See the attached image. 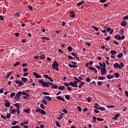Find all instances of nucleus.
Instances as JSON below:
<instances>
[{
	"label": "nucleus",
	"instance_id": "29",
	"mask_svg": "<svg viewBox=\"0 0 128 128\" xmlns=\"http://www.w3.org/2000/svg\"><path fill=\"white\" fill-rule=\"evenodd\" d=\"M16 112V110L14 109H13L10 110V114H14V112Z\"/></svg>",
	"mask_w": 128,
	"mask_h": 128
},
{
	"label": "nucleus",
	"instance_id": "15",
	"mask_svg": "<svg viewBox=\"0 0 128 128\" xmlns=\"http://www.w3.org/2000/svg\"><path fill=\"white\" fill-rule=\"evenodd\" d=\"M120 116V113L116 114L115 115L114 117L112 118V120H117L118 118V116Z\"/></svg>",
	"mask_w": 128,
	"mask_h": 128
},
{
	"label": "nucleus",
	"instance_id": "12",
	"mask_svg": "<svg viewBox=\"0 0 128 128\" xmlns=\"http://www.w3.org/2000/svg\"><path fill=\"white\" fill-rule=\"evenodd\" d=\"M122 26H126L128 24L126 21H122L120 24Z\"/></svg>",
	"mask_w": 128,
	"mask_h": 128
},
{
	"label": "nucleus",
	"instance_id": "33",
	"mask_svg": "<svg viewBox=\"0 0 128 128\" xmlns=\"http://www.w3.org/2000/svg\"><path fill=\"white\" fill-rule=\"evenodd\" d=\"M58 90H64V86H60L58 88Z\"/></svg>",
	"mask_w": 128,
	"mask_h": 128
},
{
	"label": "nucleus",
	"instance_id": "25",
	"mask_svg": "<svg viewBox=\"0 0 128 128\" xmlns=\"http://www.w3.org/2000/svg\"><path fill=\"white\" fill-rule=\"evenodd\" d=\"M13 72H10L6 76V78H10V74H13Z\"/></svg>",
	"mask_w": 128,
	"mask_h": 128
},
{
	"label": "nucleus",
	"instance_id": "28",
	"mask_svg": "<svg viewBox=\"0 0 128 128\" xmlns=\"http://www.w3.org/2000/svg\"><path fill=\"white\" fill-rule=\"evenodd\" d=\"M42 102L45 105L48 104V102H46V100L44 99L42 100Z\"/></svg>",
	"mask_w": 128,
	"mask_h": 128
},
{
	"label": "nucleus",
	"instance_id": "36",
	"mask_svg": "<svg viewBox=\"0 0 128 128\" xmlns=\"http://www.w3.org/2000/svg\"><path fill=\"white\" fill-rule=\"evenodd\" d=\"M56 126H58V128H60V122L58 121H56Z\"/></svg>",
	"mask_w": 128,
	"mask_h": 128
},
{
	"label": "nucleus",
	"instance_id": "8",
	"mask_svg": "<svg viewBox=\"0 0 128 128\" xmlns=\"http://www.w3.org/2000/svg\"><path fill=\"white\" fill-rule=\"evenodd\" d=\"M58 62L56 61H54L52 64V66L53 68V69L54 68H58Z\"/></svg>",
	"mask_w": 128,
	"mask_h": 128
},
{
	"label": "nucleus",
	"instance_id": "2",
	"mask_svg": "<svg viewBox=\"0 0 128 128\" xmlns=\"http://www.w3.org/2000/svg\"><path fill=\"white\" fill-rule=\"evenodd\" d=\"M39 82L42 84V86H44V88L50 86V84L46 82H45L43 80H39Z\"/></svg>",
	"mask_w": 128,
	"mask_h": 128
},
{
	"label": "nucleus",
	"instance_id": "18",
	"mask_svg": "<svg viewBox=\"0 0 128 128\" xmlns=\"http://www.w3.org/2000/svg\"><path fill=\"white\" fill-rule=\"evenodd\" d=\"M21 80L23 82H26V81L28 80V78H26L24 77H22L21 78Z\"/></svg>",
	"mask_w": 128,
	"mask_h": 128
},
{
	"label": "nucleus",
	"instance_id": "54",
	"mask_svg": "<svg viewBox=\"0 0 128 128\" xmlns=\"http://www.w3.org/2000/svg\"><path fill=\"white\" fill-rule=\"evenodd\" d=\"M68 58H69L70 60H72V58H74L70 56V55H68Z\"/></svg>",
	"mask_w": 128,
	"mask_h": 128
},
{
	"label": "nucleus",
	"instance_id": "20",
	"mask_svg": "<svg viewBox=\"0 0 128 128\" xmlns=\"http://www.w3.org/2000/svg\"><path fill=\"white\" fill-rule=\"evenodd\" d=\"M44 98H46L47 100H52V98L50 96H45Z\"/></svg>",
	"mask_w": 128,
	"mask_h": 128
},
{
	"label": "nucleus",
	"instance_id": "16",
	"mask_svg": "<svg viewBox=\"0 0 128 128\" xmlns=\"http://www.w3.org/2000/svg\"><path fill=\"white\" fill-rule=\"evenodd\" d=\"M70 16H71V18H74V16H76V14H74V12L71 11L70 12Z\"/></svg>",
	"mask_w": 128,
	"mask_h": 128
},
{
	"label": "nucleus",
	"instance_id": "4",
	"mask_svg": "<svg viewBox=\"0 0 128 128\" xmlns=\"http://www.w3.org/2000/svg\"><path fill=\"white\" fill-rule=\"evenodd\" d=\"M78 82L76 80H74L73 82H70V84L72 86H73V88H78Z\"/></svg>",
	"mask_w": 128,
	"mask_h": 128
},
{
	"label": "nucleus",
	"instance_id": "24",
	"mask_svg": "<svg viewBox=\"0 0 128 128\" xmlns=\"http://www.w3.org/2000/svg\"><path fill=\"white\" fill-rule=\"evenodd\" d=\"M68 66H70V68H76V65H72V64H68Z\"/></svg>",
	"mask_w": 128,
	"mask_h": 128
},
{
	"label": "nucleus",
	"instance_id": "34",
	"mask_svg": "<svg viewBox=\"0 0 128 128\" xmlns=\"http://www.w3.org/2000/svg\"><path fill=\"white\" fill-rule=\"evenodd\" d=\"M24 110L26 114H30V110H28V108H27L26 110L24 109Z\"/></svg>",
	"mask_w": 128,
	"mask_h": 128
},
{
	"label": "nucleus",
	"instance_id": "56",
	"mask_svg": "<svg viewBox=\"0 0 128 128\" xmlns=\"http://www.w3.org/2000/svg\"><path fill=\"white\" fill-rule=\"evenodd\" d=\"M68 50H72V46H69L68 48Z\"/></svg>",
	"mask_w": 128,
	"mask_h": 128
},
{
	"label": "nucleus",
	"instance_id": "27",
	"mask_svg": "<svg viewBox=\"0 0 128 128\" xmlns=\"http://www.w3.org/2000/svg\"><path fill=\"white\" fill-rule=\"evenodd\" d=\"M16 96V92H14L11 93L10 94V98H14V96Z\"/></svg>",
	"mask_w": 128,
	"mask_h": 128
},
{
	"label": "nucleus",
	"instance_id": "22",
	"mask_svg": "<svg viewBox=\"0 0 128 128\" xmlns=\"http://www.w3.org/2000/svg\"><path fill=\"white\" fill-rule=\"evenodd\" d=\"M98 110H101L102 112V111L106 110V108H104V107L100 106V107H99Z\"/></svg>",
	"mask_w": 128,
	"mask_h": 128
},
{
	"label": "nucleus",
	"instance_id": "6",
	"mask_svg": "<svg viewBox=\"0 0 128 128\" xmlns=\"http://www.w3.org/2000/svg\"><path fill=\"white\" fill-rule=\"evenodd\" d=\"M15 82L17 84H19L18 85V86H20L24 85V82L22 80H15Z\"/></svg>",
	"mask_w": 128,
	"mask_h": 128
},
{
	"label": "nucleus",
	"instance_id": "13",
	"mask_svg": "<svg viewBox=\"0 0 128 128\" xmlns=\"http://www.w3.org/2000/svg\"><path fill=\"white\" fill-rule=\"evenodd\" d=\"M112 56H114V54H117V52H116V50H112L110 52Z\"/></svg>",
	"mask_w": 128,
	"mask_h": 128
},
{
	"label": "nucleus",
	"instance_id": "50",
	"mask_svg": "<svg viewBox=\"0 0 128 128\" xmlns=\"http://www.w3.org/2000/svg\"><path fill=\"white\" fill-rule=\"evenodd\" d=\"M86 81L87 82H90V78H87L86 80Z\"/></svg>",
	"mask_w": 128,
	"mask_h": 128
},
{
	"label": "nucleus",
	"instance_id": "3",
	"mask_svg": "<svg viewBox=\"0 0 128 128\" xmlns=\"http://www.w3.org/2000/svg\"><path fill=\"white\" fill-rule=\"evenodd\" d=\"M106 68L103 67L101 68V76H106Z\"/></svg>",
	"mask_w": 128,
	"mask_h": 128
},
{
	"label": "nucleus",
	"instance_id": "11",
	"mask_svg": "<svg viewBox=\"0 0 128 128\" xmlns=\"http://www.w3.org/2000/svg\"><path fill=\"white\" fill-rule=\"evenodd\" d=\"M88 70H93L95 74H96V72H98V70H96V68L94 67L90 66L88 68Z\"/></svg>",
	"mask_w": 128,
	"mask_h": 128
},
{
	"label": "nucleus",
	"instance_id": "37",
	"mask_svg": "<svg viewBox=\"0 0 128 128\" xmlns=\"http://www.w3.org/2000/svg\"><path fill=\"white\" fill-rule=\"evenodd\" d=\"M114 76L115 78H118V76H120V74H118V72H116L114 74Z\"/></svg>",
	"mask_w": 128,
	"mask_h": 128
},
{
	"label": "nucleus",
	"instance_id": "9",
	"mask_svg": "<svg viewBox=\"0 0 128 128\" xmlns=\"http://www.w3.org/2000/svg\"><path fill=\"white\" fill-rule=\"evenodd\" d=\"M5 106L6 108H10V103L8 100H5Z\"/></svg>",
	"mask_w": 128,
	"mask_h": 128
},
{
	"label": "nucleus",
	"instance_id": "40",
	"mask_svg": "<svg viewBox=\"0 0 128 128\" xmlns=\"http://www.w3.org/2000/svg\"><path fill=\"white\" fill-rule=\"evenodd\" d=\"M40 107L41 108H42V110H44V108H44V104H40Z\"/></svg>",
	"mask_w": 128,
	"mask_h": 128
},
{
	"label": "nucleus",
	"instance_id": "49",
	"mask_svg": "<svg viewBox=\"0 0 128 128\" xmlns=\"http://www.w3.org/2000/svg\"><path fill=\"white\" fill-rule=\"evenodd\" d=\"M92 28H94V30H95L96 32H98V27L92 26Z\"/></svg>",
	"mask_w": 128,
	"mask_h": 128
},
{
	"label": "nucleus",
	"instance_id": "46",
	"mask_svg": "<svg viewBox=\"0 0 128 128\" xmlns=\"http://www.w3.org/2000/svg\"><path fill=\"white\" fill-rule=\"evenodd\" d=\"M42 40H50V38H48V37H42Z\"/></svg>",
	"mask_w": 128,
	"mask_h": 128
},
{
	"label": "nucleus",
	"instance_id": "63",
	"mask_svg": "<svg viewBox=\"0 0 128 128\" xmlns=\"http://www.w3.org/2000/svg\"><path fill=\"white\" fill-rule=\"evenodd\" d=\"M106 30L107 32H110L112 30V28H110V27H108L106 28Z\"/></svg>",
	"mask_w": 128,
	"mask_h": 128
},
{
	"label": "nucleus",
	"instance_id": "51",
	"mask_svg": "<svg viewBox=\"0 0 128 128\" xmlns=\"http://www.w3.org/2000/svg\"><path fill=\"white\" fill-rule=\"evenodd\" d=\"M123 20H128V16H126L123 17Z\"/></svg>",
	"mask_w": 128,
	"mask_h": 128
},
{
	"label": "nucleus",
	"instance_id": "48",
	"mask_svg": "<svg viewBox=\"0 0 128 128\" xmlns=\"http://www.w3.org/2000/svg\"><path fill=\"white\" fill-rule=\"evenodd\" d=\"M97 120H98V122H103L104 119L102 118H97Z\"/></svg>",
	"mask_w": 128,
	"mask_h": 128
},
{
	"label": "nucleus",
	"instance_id": "59",
	"mask_svg": "<svg viewBox=\"0 0 128 128\" xmlns=\"http://www.w3.org/2000/svg\"><path fill=\"white\" fill-rule=\"evenodd\" d=\"M18 124V122L16 121V122H12V126H16V124Z\"/></svg>",
	"mask_w": 128,
	"mask_h": 128
},
{
	"label": "nucleus",
	"instance_id": "61",
	"mask_svg": "<svg viewBox=\"0 0 128 128\" xmlns=\"http://www.w3.org/2000/svg\"><path fill=\"white\" fill-rule=\"evenodd\" d=\"M44 76L45 78H50L48 74H44Z\"/></svg>",
	"mask_w": 128,
	"mask_h": 128
},
{
	"label": "nucleus",
	"instance_id": "26",
	"mask_svg": "<svg viewBox=\"0 0 128 128\" xmlns=\"http://www.w3.org/2000/svg\"><path fill=\"white\" fill-rule=\"evenodd\" d=\"M74 78L76 80V82H77V83L80 82H81L80 80L78 78H76V76H74Z\"/></svg>",
	"mask_w": 128,
	"mask_h": 128
},
{
	"label": "nucleus",
	"instance_id": "21",
	"mask_svg": "<svg viewBox=\"0 0 128 128\" xmlns=\"http://www.w3.org/2000/svg\"><path fill=\"white\" fill-rule=\"evenodd\" d=\"M98 80H106V77L100 76L98 78Z\"/></svg>",
	"mask_w": 128,
	"mask_h": 128
},
{
	"label": "nucleus",
	"instance_id": "43",
	"mask_svg": "<svg viewBox=\"0 0 128 128\" xmlns=\"http://www.w3.org/2000/svg\"><path fill=\"white\" fill-rule=\"evenodd\" d=\"M15 16H18H18H20V12H16V13H15Z\"/></svg>",
	"mask_w": 128,
	"mask_h": 128
},
{
	"label": "nucleus",
	"instance_id": "10",
	"mask_svg": "<svg viewBox=\"0 0 128 128\" xmlns=\"http://www.w3.org/2000/svg\"><path fill=\"white\" fill-rule=\"evenodd\" d=\"M33 74L34 76H35V78H42V76L34 72L33 73Z\"/></svg>",
	"mask_w": 128,
	"mask_h": 128
},
{
	"label": "nucleus",
	"instance_id": "7",
	"mask_svg": "<svg viewBox=\"0 0 128 128\" xmlns=\"http://www.w3.org/2000/svg\"><path fill=\"white\" fill-rule=\"evenodd\" d=\"M20 96H22V92L19 91L16 94V97H15V100H20Z\"/></svg>",
	"mask_w": 128,
	"mask_h": 128
},
{
	"label": "nucleus",
	"instance_id": "35",
	"mask_svg": "<svg viewBox=\"0 0 128 128\" xmlns=\"http://www.w3.org/2000/svg\"><path fill=\"white\" fill-rule=\"evenodd\" d=\"M106 108H116V106L108 105L106 106Z\"/></svg>",
	"mask_w": 128,
	"mask_h": 128
},
{
	"label": "nucleus",
	"instance_id": "17",
	"mask_svg": "<svg viewBox=\"0 0 128 128\" xmlns=\"http://www.w3.org/2000/svg\"><path fill=\"white\" fill-rule=\"evenodd\" d=\"M84 0H82L81 2H78L76 6H82V4H84Z\"/></svg>",
	"mask_w": 128,
	"mask_h": 128
},
{
	"label": "nucleus",
	"instance_id": "38",
	"mask_svg": "<svg viewBox=\"0 0 128 128\" xmlns=\"http://www.w3.org/2000/svg\"><path fill=\"white\" fill-rule=\"evenodd\" d=\"M58 88V85H52V88Z\"/></svg>",
	"mask_w": 128,
	"mask_h": 128
},
{
	"label": "nucleus",
	"instance_id": "5",
	"mask_svg": "<svg viewBox=\"0 0 128 128\" xmlns=\"http://www.w3.org/2000/svg\"><path fill=\"white\" fill-rule=\"evenodd\" d=\"M40 112L42 114H46V112L42 109H40V108H38L37 110H36V112Z\"/></svg>",
	"mask_w": 128,
	"mask_h": 128
},
{
	"label": "nucleus",
	"instance_id": "55",
	"mask_svg": "<svg viewBox=\"0 0 128 128\" xmlns=\"http://www.w3.org/2000/svg\"><path fill=\"white\" fill-rule=\"evenodd\" d=\"M65 98H66V100H70V96L68 95H66L65 96Z\"/></svg>",
	"mask_w": 128,
	"mask_h": 128
},
{
	"label": "nucleus",
	"instance_id": "31",
	"mask_svg": "<svg viewBox=\"0 0 128 128\" xmlns=\"http://www.w3.org/2000/svg\"><path fill=\"white\" fill-rule=\"evenodd\" d=\"M22 94L23 96H28H28H30V95H28V94H27L26 92H22Z\"/></svg>",
	"mask_w": 128,
	"mask_h": 128
},
{
	"label": "nucleus",
	"instance_id": "41",
	"mask_svg": "<svg viewBox=\"0 0 128 128\" xmlns=\"http://www.w3.org/2000/svg\"><path fill=\"white\" fill-rule=\"evenodd\" d=\"M14 106L17 108H20V105H18V103L14 104Z\"/></svg>",
	"mask_w": 128,
	"mask_h": 128
},
{
	"label": "nucleus",
	"instance_id": "19",
	"mask_svg": "<svg viewBox=\"0 0 128 128\" xmlns=\"http://www.w3.org/2000/svg\"><path fill=\"white\" fill-rule=\"evenodd\" d=\"M114 38L116 40H120V34H116V36H115Z\"/></svg>",
	"mask_w": 128,
	"mask_h": 128
},
{
	"label": "nucleus",
	"instance_id": "14",
	"mask_svg": "<svg viewBox=\"0 0 128 128\" xmlns=\"http://www.w3.org/2000/svg\"><path fill=\"white\" fill-rule=\"evenodd\" d=\"M56 98L58 100H62V102H64V98L60 96H57Z\"/></svg>",
	"mask_w": 128,
	"mask_h": 128
},
{
	"label": "nucleus",
	"instance_id": "47",
	"mask_svg": "<svg viewBox=\"0 0 128 128\" xmlns=\"http://www.w3.org/2000/svg\"><path fill=\"white\" fill-rule=\"evenodd\" d=\"M64 86H66L68 87V86H70V84H68V82H65L64 83Z\"/></svg>",
	"mask_w": 128,
	"mask_h": 128
},
{
	"label": "nucleus",
	"instance_id": "44",
	"mask_svg": "<svg viewBox=\"0 0 128 128\" xmlns=\"http://www.w3.org/2000/svg\"><path fill=\"white\" fill-rule=\"evenodd\" d=\"M40 58H41L42 60H45L46 58L44 57V54H42L40 56Z\"/></svg>",
	"mask_w": 128,
	"mask_h": 128
},
{
	"label": "nucleus",
	"instance_id": "64",
	"mask_svg": "<svg viewBox=\"0 0 128 128\" xmlns=\"http://www.w3.org/2000/svg\"><path fill=\"white\" fill-rule=\"evenodd\" d=\"M125 94H126V96H127V98H128V90L125 91Z\"/></svg>",
	"mask_w": 128,
	"mask_h": 128
},
{
	"label": "nucleus",
	"instance_id": "39",
	"mask_svg": "<svg viewBox=\"0 0 128 128\" xmlns=\"http://www.w3.org/2000/svg\"><path fill=\"white\" fill-rule=\"evenodd\" d=\"M62 112H64V114H68V110H66V109L65 108L62 110Z\"/></svg>",
	"mask_w": 128,
	"mask_h": 128
},
{
	"label": "nucleus",
	"instance_id": "32",
	"mask_svg": "<svg viewBox=\"0 0 128 128\" xmlns=\"http://www.w3.org/2000/svg\"><path fill=\"white\" fill-rule=\"evenodd\" d=\"M84 82H82L78 86V88H82V86H84Z\"/></svg>",
	"mask_w": 128,
	"mask_h": 128
},
{
	"label": "nucleus",
	"instance_id": "62",
	"mask_svg": "<svg viewBox=\"0 0 128 128\" xmlns=\"http://www.w3.org/2000/svg\"><path fill=\"white\" fill-rule=\"evenodd\" d=\"M11 128H20V126H12Z\"/></svg>",
	"mask_w": 128,
	"mask_h": 128
},
{
	"label": "nucleus",
	"instance_id": "52",
	"mask_svg": "<svg viewBox=\"0 0 128 128\" xmlns=\"http://www.w3.org/2000/svg\"><path fill=\"white\" fill-rule=\"evenodd\" d=\"M20 64V62H16L15 64H14V66H17Z\"/></svg>",
	"mask_w": 128,
	"mask_h": 128
},
{
	"label": "nucleus",
	"instance_id": "57",
	"mask_svg": "<svg viewBox=\"0 0 128 128\" xmlns=\"http://www.w3.org/2000/svg\"><path fill=\"white\" fill-rule=\"evenodd\" d=\"M92 120H94V122H96V117L93 116L92 117Z\"/></svg>",
	"mask_w": 128,
	"mask_h": 128
},
{
	"label": "nucleus",
	"instance_id": "60",
	"mask_svg": "<svg viewBox=\"0 0 128 128\" xmlns=\"http://www.w3.org/2000/svg\"><path fill=\"white\" fill-rule=\"evenodd\" d=\"M124 29H122V30H120V34H124Z\"/></svg>",
	"mask_w": 128,
	"mask_h": 128
},
{
	"label": "nucleus",
	"instance_id": "30",
	"mask_svg": "<svg viewBox=\"0 0 128 128\" xmlns=\"http://www.w3.org/2000/svg\"><path fill=\"white\" fill-rule=\"evenodd\" d=\"M98 103H95V104H94V108H96V110H98V108H99V107H98Z\"/></svg>",
	"mask_w": 128,
	"mask_h": 128
},
{
	"label": "nucleus",
	"instance_id": "1",
	"mask_svg": "<svg viewBox=\"0 0 128 128\" xmlns=\"http://www.w3.org/2000/svg\"><path fill=\"white\" fill-rule=\"evenodd\" d=\"M114 68H118L120 70L122 68H124V63L120 62V64H118V62L115 63L114 64Z\"/></svg>",
	"mask_w": 128,
	"mask_h": 128
},
{
	"label": "nucleus",
	"instance_id": "42",
	"mask_svg": "<svg viewBox=\"0 0 128 128\" xmlns=\"http://www.w3.org/2000/svg\"><path fill=\"white\" fill-rule=\"evenodd\" d=\"M42 94H45V96H50V93L48 92H42Z\"/></svg>",
	"mask_w": 128,
	"mask_h": 128
},
{
	"label": "nucleus",
	"instance_id": "23",
	"mask_svg": "<svg viewBox=\"0 0 128 128\" xmlns=\"http://www.w3.org/2000/svg\"><path fill=\"white\" fill-rule=\"evenodd\" d=\"M124 56V54H122V53H120L117 57L118 58H122V56Z\"/></svg>",
	"mask_w": 128,
	"mask_h": 128
},
{
	"label": "nucleus",
	"instance_id": "45",
	"mask_svg": "<svg viewBox=\"0 0 128 128\" xmlns=\"http://www.w3.org/2000/svg\"><path fill=\"white\" fill-rule=\"evenodd\" d=\"M11 116H11L10 114L8 113V114H6V118H10Z\"/></svg>",
	"mask_w": 128,
	"mask_h": 128
},
{
	"label": "nucleus",
	"instance_id": "53",
	"mask_svg": "<svg viewBox=\"0 0 128 128\" xmlns=\"http://www.w3.org/2000/svg\"><path fill=\"white\" fill-rule=\"evenodd\" d=\"M71 54L73 56H74V58H76V54L74 52H72Z\"/></svg>",
	"mask_w": 128,
	"mask_h": 128
},
{
	"label": "nucleus",
	"instance_id": "58",
	"mask_svg": "<svg viewBox=\"0 0 128 128\" xmlns=\"http://www.w3.org/2000/svg\"><path fill=\"white\" fill-rule=\"evenodd\" d=\"M77 108H78V112H82V108H80V106H78L77 107Z\"/></svg>",
	"mask_w": 128,
	"mask_h": 128
}]
</instances>
